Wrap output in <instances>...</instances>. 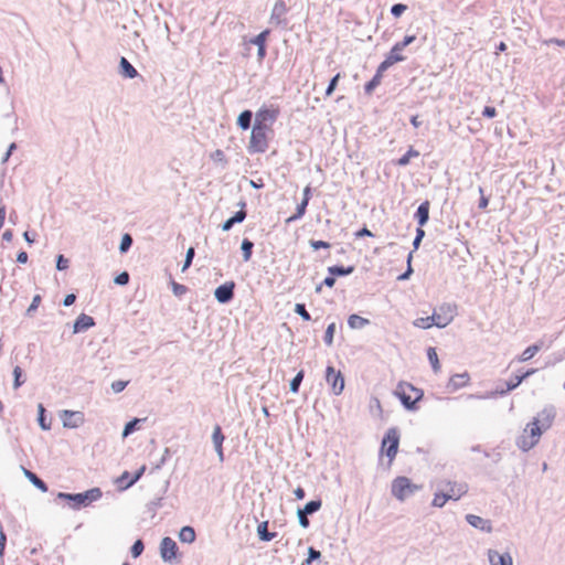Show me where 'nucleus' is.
Segmentation results:
<instances>
[{"label": "nucleus", "instance_id": "1", "mask_svg": "<svg viewBox=\"0 0 565 565\" xmlns=\"http://www.w3.org/2000/svg\"><path fill=\"white\" fill-rule=\"evenodd\" d=\"M554 418V407L548 406L542 409L537 416L525 426L522 434L516 439V446L522 451L532 449L540 441L542 434L552 426Z\"/></svg>", "mask_w": 565, "mask_h": 565}, {"label": "nucleus", "instance_id": "2", "mask_svg": "<svg viewBox=\"0 0 565 565\" xmlns=\"http://www.w3.org/2000/svg\"><path fill=\"white\" fill-rule=\"evenodd\" d=\"M395 393L407 409H413L423 397V391L409 383H399Z\"/></svg>", "mask_w": 565, "mask_h": 565}, {"label": "nucleus", "instance_id": "3", "mask_svg": "<svg viewBox=\"0 0 565 565\" xmlns=\"http://www.w3.org/2000/svg\"><path fill=\"white\" fill-rule=\"evenodd\" d=\"M419 489L406 477H397L392 482V494L399 501L409 498Z\"/></svg>", "mask_w": 565, "mask_h": 565}, {"label": "nucleus", "instance_id": "4", "mask_svg": "<svg viewBox=\"0 0 565 565\" xmlns=\"http://www.w3.org/2000/svg\"><path fill=\"white\" fill-rule=\"evenodd\" d=\"M457 313V306L452 303H443L433 312L435 326L437 328H445L451 323Z\"/></svg>", "mask_w": 565, "mask_h": 565}, {"label": "nucleus", "instance_id": "5", "mask_svg": "<svg viewBox=\"0 0 565 565\" xmlns=\"http://www.w3.org/2000/svg\"><path fill=\"white\" fill-rule=\"evenodd\" d=\"M270 129L254 125L252 129L249 149L253 152H265L268 148V135Z\"/></svg>", "mask_w": 565, "mask_h": 565}, {"label": "nucleus", "instance_id": "6", "mask_svg": "<svg viewBox=\"0 0 565 565\" xmlns=\"http://www.w3.org/2000/svg\"><path fill=\"white\" fill-rule=\"evenodd\" d=\"M279 114L280 109L278 106H264L256 113L254 125L271 130V126L278 118Z\"/></svg>", "mask_w": 565, "mask_h": 565}, {"label": "nucleus", "instance_id": "7", "mask_svg": "<svg viewBox=\"0 0 565 565\" xmlns=\"http://www.w3.org/2000/svg\"><path fill=\"white\" fill-rule=\"evenodd\" d=\"M399 444V434L396 428H390L383 440H382V451L385 452V455L388 458V463L393 461L397 454Z\"/></svg>", "mask_w": 565, "mask_h": 565}, {"label": "nucleus", "instance_id": "8", "mask_svg": "<svg viewBox=\"0 0 565 565\" xmlns=\"http://www.w3.org/2000/svg\"><path fill=\"white\" fill-rule=\"evenodd\" d=\"M439 488L448 495L449 500L457 501L468 492V484L465 482L444 481Z\"/></svg>", "mask_w": 565, "mask_h": 565}, {"label": "nucleus", "instance_id": "9", "mask_svg": "<svg viewBox=\"0 0 565 565\" xmlns=\"http://www.w3.org/2000/svg\"><path fill=\"white\" fill-rule=\"evenodd\" d=\"M75 502L76 507L88 505L102 497V491L98 488H93L84 493L77 494H60Z\"/></svg>", "mask_w": 565, "mask_h": 565}, {"label": "nucleus", "instance_id": "10", "mask_svg": "<svg viewBox=\"0 0 565 565\" xmlns=\"http://www.w3.org/2000/svg\"><path fill=\"white\" fill-rule=\"evenodd\" d=\"M326 379L332 387L334 394H340L344 388V379L340 371H335L332 366H328Z\"/></svg>", "mask_w": 565, "mask_h": 565}, {"label": "nucleus", "instance_id": "11", "mask_svg": "<svg viewBox=\"0 0 565 565\" xmlns=\"http://www.w3.org/2000/svg\"><path fill=\"white\" fill-rule=\"evenodd\" d=\"M402 47L396 43L385 57V60L380 64V73H384L388 67L394 65L397 62H402L405 57L402 55Z\"/></svg>", "mask_w": 565, "mask_h": 565}, {"label": "nucleus", "instance_id": "12", "mask_svg": "<svg viewBox=\"0 0 565 565\" xmlns=\"http://www.w3.org/2000/svg\"><path fill=\"white\" fill-rule=\"evenodd\" d=\"M178 546L171 537H163L160 544V554L164 561L171 562L177 556Z\"/></svg>", "mask_w": 565, "mask_h": 565}, {"label": "nucleus", "instance_id": "13", "mask_svg": "<svg viewBox=\"0 0 565 565\" xmlns=\"http://www.w3.org/2000/svg\"><path fill=\"white\" fill-rule=\"evenodd\" d=\"M465 519L469 525H471L475 529L480 530L481 532L491 533L493 530L492 523L488 519H483L476 514H467L465 516Z\"/></svg>", "mask_w": 565, "mask_h": 565}, {"label": "nucleus", "instance_id": "14", "mask_svg": "<svg viewBox=\"0 0 565 565\" xmlns=\"http://www.w3.org/2000/svg\"><path fill=\"white\" fill-rule=\"evenodd\" d=\"M63 425L70 428H76L84 422V415L81 412L63 411L61 415Z\"/></svg>", "mask_w": 565, "mask_h": 565}, {"label": "nucleus", "instance_id": "15", "mask_svg": "<svg viewBox=\"0 0 565 565\" xmlns=\"http://www.w3.org/2000/svg\"><path fill=\"white\" fill-rule=\"evenodd\" d=\"M234 288L235 284L233 281L218 286L214 291L215 298L221 303L228 302L234 296Z\"/></svg>", "mask_w": 565, "mask_h": 565}, {"label": "nucleus", "instance_id": "16", "mask_svg": "<svg viewBox=\"0 0 565 565\" xmlns=\"http://www.w3.org/2000/svg\"><path fill=\"white\" fill-rule=\"evenodd\" d=\"M487 554L490 565H513V559L509 552L500 553L495 550H488Z\"/></svg>", "mask_w": 565, "mask_h": 565}, {"label": "nucleus", "instance_id": "17", "mask_svg": "<svg viewBox=\"0 0 565 565\" xmlns=\"http://www.w3.org/2000/svg\"><path fill=\"white\" fill-rule=\"evenodd\" d=\"M224 439H225V436L222 433L221 426L216 425L213 429L212 441L214 444L215 450H216L221 461L224 459V452H223Z\"/></svg>", "mask_w": 565, "mask_h": 565}, {"label": "nucleus", "instance_id": "18", "mask_svg": "<svg viewBox=\"0 0 565 565\" xmlns=\"http://www.w3.org/2000/svg\"><path fill=\"white\" fill-rule=\"evenodd\" d=\"M268 35H269V30H265L250 40V43L257 45V47H258L257 55L260 61L266 55V41H267Z\"/></svg>", "mask_w": 565, "mask_h": 565}, {"label": "nucleus", "instance_id": "19", "mask_svg": "<svg viewBox=\"0 0 565 565\" xmlns=\"http://www.w3.org/2000/svg\"><path fill=\"white\" fill-rule=\"evenodd\" d=\"M95 324L94 319L90 316L81 313L74 322V333L89 329Z\"/></svg>", "mask_w": 565, "mask_h": 565}, {"label": "nucleus", "instance_id": "20", "mask_svg": "<svg viewBox=\"0 0 565 565\" xmlns=\"http://www.w3.org/2000/svg\"><path fill=\"white\" fill-rule=\"evenodd\" d=\"M146 471V466H142L136 473L134 477H130L129 476V472L125 471L121 477L119 478V482L120 484H124V488H128V487H131L135 482H137L141 476L145 473Z\"/></svg>", "mask_w": 565, "mask_h": 565}, {"label": "nucleus", "instance_id": "21", "mask_svg": "<svg viewBox=\"0 0 565 565\" xmlns=\"http://www.w3.org/2000/svg\"><path fill=\"white\" fill-rule=\"evenodd\" d=\"M543 348V342H537L533 345L527 347L521 355L518 358L519 362H526L531 360L537 352H540Z\"/></svg>", "mask_w": 565, "mask_h": 565}, {"label": "nucleus", "instance_id": "22", "mask_svg": "<svg viewBox=\"0 0 565 565\" xmlns=\"http://www.w3.org/2000/svg\"><path fill=\"white\" fill-rule=\"evenodd\" d=\"M415 216L418 221L419 226H424L427 223V221L429 218V202L428 201L423 202L418 206Z\"/></svg>", "mask_w": 565, "mask_h": 565}, {"label": "nucleus", "instance_id": "23", "mask_svg": "<svg viewBox=\"0 0 565 565\" xmlns=\"http://www.w3.org/2000/svg\"><path fill=\"white\" fill-rule=\"evenodd\" d=\"M470 381V376L467 372L455 374L450 377L449 384L455 388H460L466 386Z\"/></svg>", "mask_w": 565, "mask_h": 565}, {"label": "nucleus", "instance_id": "24", "mask_svg": "<svg viewBox=\"0 0 565 565\" xmlns=\"http://www.w3.org/2000/svg\"><path fill=\"white\" fill-rule=\"evenodd\" d=\"M121 74L128 78H135L138 75L137 70L128 62L126 57L120 58Z\"/></svg>", "mask_w": 565, "mask_h": 565}, {"label": "nucleus", "instance_id": "25", "mask_svg": "<svg viewBox=\"0 0 565 565\" xmlns=\"http://www.w3.org/2000/svg\"><path fill=\"white\" fill-rule=\"evenodd\" d=\"M267 529H268L267 521L259 523L257 526V533L259 535V539L265 542H269L276 536V533L268 532Z\"/></svg>", "mask_w": 565, "mask_h": 565}, {"label": "nucleus", "instance_id": "26", "mask_svg": "<svg viewBox=\"0 0 565 565\" xmlns=\"http://www.w3.org/2000/svg\"><path fill=\"white\" fill-rule=\"evenodd\" d=\"M179 539L183 543H192L195 540V531L191 526H184L179 533Z\"/></svg>", "mask_w": 565, "mask_h": 565}, {"label": "nucleus", "instance_id": "27", "mask_svg": "<svg viewBox=\"0 0 565 565\" xmlns=\"http://www.w3.org/2000/svg\"><path fill=\"white\" fill-rule=\"evenodd\" d=\"M24 475L42 492H46L47 491L46 484L35 473H33L30 470L24 469Z\"/></svg>", "mask_w": 565, "mask_h": 565}, {"label": "nucleus", "instance_id": "28", "mask_svg": "<svg viewBox=\"0 0 565 565\" xmlns=\"http://www.w3.org/2000/svg\"><path fill=\"white\" fill-rule=\"evenodd\" d=\"M252 111L250 110H244L241 113V115L237 118V125L243 129L246 130L250 127L252 121Z\"/></svg>", "mask_w": 565, "mask_h": 565}, {"label": "nucleus", "instance_id": "29", "mask_svg": "<svg viewBox=\"0 0 565 565\" xmlns=\"http://www.w3.org/2000/svg\"><path fill=\"white\" fill-rule=\"evenodd\" d=\"M427 358L435 373L440 371V363L435 348H428Z\"/></svg>", "mask_w": 565, "mask_h": 565}, {"label": "nucleus", "instance_id": "30", "mask_svg": "<svg viewBox=\"0 0 565 565\" xmlns=\"http://www.w3.org/2000/svg\"><path fill=\"white\" fill-rule=\"evenodd\" d=\"M448 500H449V498L444 492V489L439 488V491H437L434 494V499H433L431 504H433V507H436V508H443Z\"/></svg>", "mask_w": 565, "mask_h": 565}, {"label": "nucleus", "instance_id": "31", "mask_svg": "<svg viewBox=\"0 0 565 565\" xmlns=\"http://www.w3.org/2000/svg\"><path fill=\"white\" fill-rule=\"evenodd\" d=\"M418 156H419V152H418L417 150H415L414 148H412V147H411V148L407 150V152H406L405 154H403V156L398 159L397 164H398V166H403V167H404V166H407V164L409 163V161H411V159H412V158H416V157H418Z\"/></svg>", "mask_w": 565, "mask_h": 565}, {"label": "nucleus", "instance_id": "32", "mask_svg": "<svg viewBox=\"0 0 565 565\" xmlns=\"http://www.w3.org/2000/svg\"><path fill=\"white\" fill-rule=\"evenodd\" d=\"M524 381V376H520V375H516L514 379L510 380L509 382H507V388L505 390H501L499 392V394L501 395H504L507 394L508 392L510 391H513L514 388H516L522 382Z\"/></svg>", "mask_w": 565, "mask_h": 565}, {"label": "nucleus", "instance_id": "33", "mask_svg": "<svg viewBox=\"0 0 565 565\" xmlns=\"http://www.w3.org/2000/svg\"><path fill=\"white\" fill-rule=\"evenodd\" d=\"M307 206H308L307 200H302V202L297 206L296 214L289 216L286 220V222L291 223V222H295L296 220H298L299 217H301L306 213Z\"/></svg>", "mask_w": 565, "mask_h": 565}, {"label": "nucleus", "instance_id": "34", "mask_svg": "<svg viewBox=\"0 0 565 565\" xmlns=\"http://www.w3.org/2000/svg\"><path fill=\"white\" fill-rule=\"evenodd\" d=\"M414 326L420 329H428L433 326H435L433 316L425 317V318H417L414 321Z\"/></svg>", "mask_w": 565, "mask_h": 565}, {"label": "nucleus", "instance_id": "35", "mask_svg": "<svg viewBox=\"0 0 565 565\" xmlns=\"http://www.w3.org/2000/svg\"><path fill=\"white\" fill-rule=\"evenodd\" d=\"M253 246H254V244L249 239H244L242 242V250H243L244 262H248L250 259Z\"/></svg>", "mask_w": 565, "mask_h": 565}, {"label": "nucleus", "instance_id": "36", "mask_svg": "<svg viewBox=\"0 0 565 565\" xmlns=\"http://www.w3.org/2000/svg\"><path fill=\"white\" fill-rule=\"evenodd\" d=\"M322 505L321 500H312L308 502L303 509H301L307 514H312L317 512Z\"/></svg>", "mask_w": 565, "mask_h": 565}, {"label": "nucleus", "instance_id": "37", "mask_svg": "<svg viewBox=\"0 0 565 565\" xmlns=\"http://www.w3.org/2000/svg\"><path fill=\"white\" fill-rule=\"evenodd\" d=\"M287 8L284 1H277L273 8L271 17H281L286 13Z\"/></svg>", "mask_w": 565, "mask_h": 565}, {"label": "nucleus", "instance_id": "38", "mask_svg": "<svg viewBox=\"0 0 565 565\" xmlns=\"http://www.w3.org/2000/svg\"><path fill=\"white\" fill-rule=\"evenodd\" d=\"M353 270L352 267H348V268H344L342 266H332V267H329V273L330 275H339V276H343V275H348L350 274L351 271Z\"/></svg>", "mask_w": 565, "mask_h": 565}, {"label": "nucleus", "instance_id": "39", "mask_svg": "<svg viewBox=\"0 0 565 565\" xmlns=\"http://www.w3.org/2000/svg\"><path fill=\"white\" fill-rule=\"evenodd\" d=\"M303 379V372L300 371L297 373V375L291 380L290 382V391L294 393H297L299 390V385Z\"/></svg>", "mask_w": 565, "mask_h": 565}, {"label": "nucleus", "instance_id": "40", "mask_svg": "<svg viewBox=\"0 0 565 565\" xmlns=\"http://www.w3.org/2000/svg\"><path fill=\"white\" fill-rule=\"evenodd\" d=\"M295 311L306 321H309L311 319L310 313L307 311L303 303H297L295 306Z\"/></svg>", "mask_w": 565, "mask_h": 565}, {"label": "nucleus", "instance_id": "41", "mask_svg": "<svg viewBox=\"0 0 565 565\" xmlns=\"http://www.w3.org/2000/svg\"><path fill=\"white\" fill-rule=\"evenodd\" d=\"M13 376H14V388H18L24 383V380L22 379V369L20 366H15L13 369Z\"/></svg>", "mask_w": 565, "mask_h": 565}, {"label": "nucleus", "instance_id": "42", "mask_svg": "<svg viewBox=\"0 0 565 565\" xmlns=\"http://www.w3.org/2000/svg\"><path fill=\"white\" fill-rule=\"evenodd\" d=\"M382 74L383 73H380V66H379L375 76L365 86V90L367 93H370L380 83V78L382 77Z\"/></svg>", "mask_w": 565, "mask_h": 565}, {"label": "nucleus", "instance_id": "43", "mask_svg": "<svg viewBox=\"0 0 565 565\" xmlns=\"http://www.w3.org/2000/svg\"><path fill=\"white\" fill-rule=\"evenodd\" d=\"M132 244V238L129 234H125L121 238V243H120V246H119V249L121 253H125L127 252L130 246Z\"/></svg>", "mask_w": 565, "mask_h": 565}, {"label": "nucleus", "instance_id": "44", "mask_svg": "<svg viewBox=\"0 0 565 565\" xmlns=\"http://www.w3.org/2000/svg\"><path fill=\"white\" fill-rule=\"evenodd\" d=\"M172 291L175 296L181 297L186 292V287L184 285H181L177 281L171 282Z\"/></svg>", "mask_w": 565, "mask_h": 565}, {"label": "nucleus", "instance_id": "45", "mask_svg": "<svg viewBox=\"0 0 565 565\" xmlns=\"http://www.w3.org/2000/svg\"><path fill=\"white\" fill-rule=\"evenodd\" d=\"M334 330H335V326L334 323H331L328 326L327 330H326V334H324V342L330 345L332 343V340H333V334H334Z\"/></svg>", "mask_w": 565, "mask_h": 565}, {"label": "nucleus", "instance_id": "46", "mask_svg": "<svg viewBox=\"0 0 565 565\" xmlns=\"http://www.w3.org/2000/svg\"><path fill=\"white\" fill-rule=\"evenodd\" d=\"M143 551V543L141 540H137L132 547H131V554L134 557H138Z\"/></svg>", "mask_w": 565, "mask_h": 565}, {"label": "nucleus", "instance_id": "47", "mask_svg": "<svg viewBox=\"0 0 565 565\" xmlns=\"http://www.w3.org/2000/svg\"><path fill=\"white\" fill-rule=\"evenodd\" d=\"M44 407L42 404L39 405V423H40V426L43 428V429H50V424H46L45 422V417H44Z\"/></svg>", "mask_w": 565, "mask_h": 565}, {"label": "nucleus", "instance_id": "48", "mask_svg": "<svg viewBox=\"0 0 565 565\" xmlns=\"http://www.w3.org/2000/svg\"><path fill=\"white\" fill-rule=\"evenodd\" d=\"M407 7L403 3H396L391 8V13L394 17H399L402 13L406 11Z\"/></svg>", "mask_w": 565, "mask_h": 565}, {"label": "nucleus", "instance_id": "49", "mask_svg": "<svg viewBox=\"0 0 565 565\" xmlns=\"http://www.w3.org/2000/svg\"><path fill=\"white\" fill-rule=\"evenodd\" d=\"M70 262L63 255L57 256L56 268L58 270H65L68 268Z\"/></svg>", "mask_w": 565, "mask_h": 565}, {"label": "nucleus", "instance_id": "50", "mask_svg": "<svg viewBox=\"0 0 565 565\" xmlns=\"http://www.w3.org/2000/svg\"><path fill=\"white\" fill-rule=\"evenodd\" d=\"M139 423V419L135 418L134 420L129 422L126 424L125 426V429H124V433H122V436L124 437H127L129 434H131L135 428H136V425Z\"/></svg>", "mask_w": 565, "mask_h": 565}, {"label": "nucleus", "instance_id": "51", "mask_svg": "<svg viewBox=\"0 0 565 565\" xmlns=\"http://www.w3.org/2000/svg\"><path fill=\"white\" fill-rule=\"evenodd\" d=\"M411 260H412V253L407 256V270L398 276V280H406L409 278L411 274L413 273V269L411 267Z\"/></svg>", "mask_w": 565, "mask_h": 565}, {"label": "nucleus", "instance_id": "52", "mask_svg": "<svg viewBox=\"0 0 565 565\" xmlns=\"http://www.w3.org/2000/svg\"><path fill=\"white\" fill-rule=\"evenodd\" d=\"M193 257H194V248L190 247L186 252L185 262H184V265L182 268L183 271L190 267V265L193 260Z\"/></svg>", "mask_w": 565, "mask_h": 565}, {"label": "nucleus", "instance_id": "53", "mask_svg": "<svg viewBox=\"0 0 565 565\" xmlns=\"http://www.w3.org/2000/svg\"><path fill=\"white\" fill-rule=\"evenodd\" d=\"M308 514L305 513L302 510H298V519H299V523L302 527H308L309 526V520H308Z\"/></svg>", "mask_w": 565, "mask_h": 565}, {"label": "nucleus", "instance_id": "54", "mask_svg": "<svg viewBox=\"0 0 565 565\" xmlns=\"http://www.w3.org/2000/svg\"><path fill=\"white\" fill-rule=\"evenodd\" d=\"M424 235H425L424 230L418 227L417 231H416V237L414 238V242H413V246H414L415 249L418 248V246H419Z\"/></svg>", "mask_w": 565, "mask_h": 565}, {"label": "nucleus", "instance_id": "55", "mask_svg": "<svg viewBox=\"0 0 565 565\" xmlns=\"http://www.w3.org/2000/svg\"><path fill=\"white\" fill-rule=\"evenodd\" d=\"M128 382L126 381H116L111 384V388L115 393H119L121 391L125 390V387L127 386Z\"/></svg>", "mask_w": 565, "mask_h": 565}, {"label": "nucleus", "instance_id": "56", "mask_svg": "<svg viewBox=\"0 0 565 565\" xmlns=\"http://www.w3.org/2000/svg\"><path fill=\"white\" fill-rule=\"evenodd\" d=\"M129 281V275L127 271H122L115 278V282L118 285H126Z\"/></svg>", "mask_w": 565, "mask_h": 565}, {"label": "nucleus", "instance_id": "57", "mask_svg": "<svg viewBox=\"0 0 565 565\" xmlns=\"http://www.w3.org/2000/svg\"><path fill=\"white\" fill-rule=\"evenodd\" d=\"M415 35H406L403 41L397 42L398 46L404 50L407 45L412 44L415 41Z\"/></svg>", "mask_w": 565, "mask_h": 565}, {"label": "nucleus", "instance_id": "58", "mask_svg": "<svg viewBox=\"0 0 565 565\" xmlns=\"http://www.w3.org/2000/svg\"><path fill=\"white\" fill-rule=\"evenodd\" d=\"M310 245L313 249H319V248H329L330 247V244L327 243V242H323V241H311L310 242Z\"/></svg>", "mask_w": 565, "mask_h": 565}, {"label": "nucleus", "instance_id": "59", "mask_svg": "<svg viewBox=\"0 0 565 565\" xmlns=\"http://www.w3.org/2000/svg\"><path fill=\"white\" fill-rule=\"evenodd\" d=\"M482 115L488 118H493L497 115V110L492 106H486L483 108Z\"/></svg>", "mask_w": 565, "mask_h": 565}, {"label": "nucleus", "instance_id": "60", "mask_svg": "<svg viewBox=\"0 0 565 565\" xmlns=\"http://www.w3.org/2000/svg\"><path fill=\"white\" fill-rule=\"evenodd\" d=\"M479 193L481 194L480 201H479V209H486L489 204V200L487 196L483 195V189L479 188Z\"/></svg>", "mask_w": 565, "mask_h": 565}, {"label": "nucleus", "instance_id": "61", "mask_svg": "<svg viewBox=\"0 0 565 565\" xmlns=\"http://www.w3.org/2000/svg\"><path fill=\"white\" fill-rule=\"evenodd\" d=\"M212 159L215 161L225 162V154L222 150L217 149L212 153Z\"/></svg>", "mask_w": 565, "mask_h": 565}, {"label": "nucleus", "instance_id": "62", "mask_svg": "<svg viewBox=\"0 0 565 565\" xmlns=\"http://www.w3.org/2000/svg\"><path fill=\"white\" fill-rule=\"evenodd\" d=\"M355 329L363 328L369 323V320L355 315Z\"/></svg>", "mask_w": 565, "mask_h": 565}, {"label": "nucleus", "instance_id": "63", "mask_svg": "<svg viewBox=\"0 0 565 565\" xmlns=\"http://www.w3.org/2000/svg\"><path fill=\"white\" fill-rule=\"evenodd\" d=\"M245 217H246V212L244 210H241V211L236 212L232 218L234 220L235 223H241L245 220Z\"/></svg>", "mask_w": 565, "mask_h": 565}, {"label": "nucleus", "instance_id": "64", "mask_svg": "<svg viewBox=\"0 0 565 565\" xmlns=\"http://www.w3.org/2000/svg\"><path fill=\"white\" fill-rule=\"evenodd\" d=\"M40 302H41V296L40 295H35L33 297V300H32L28 311L35 310L39 307Z\"/></svg>", "mask_w": 565, "mask_h": 565}]
</instances>
